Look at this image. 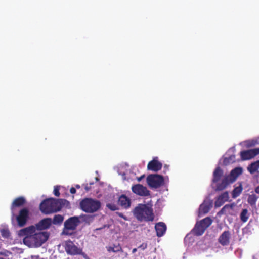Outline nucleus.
Wrapping results in <instances>:
<instances>
[{"label": "nucleus", "mask_w": 259, "mask_h": 259, "mask_svg": "<svg viewBox=\"0 0 259 259\" xmlns=\"http://www.w3.org/2000/svg\"><path fill=\"white\" fill-rule=\"evenodd\" d=\"M66 202L63 199L47 198L44 200L39 205V209L45 214H49L60 211Z\"/></svg>", "instance_id": "f257e3e1"}, {"label": "nucleus", "mask_w": 259, "mask_h": 259, "mask_svg": "<svg viewBox=\"0 0 259 259\" xmlns=\"http://www.w3.org/2000/svg\"><path fill=\"white\" fill-rule=\"evenodd\" d=\"M133 213L137 220L140 221H152L154 220L152 209L145 204H139L135 208Z\"/></svg>", "instance_id": "f03ea898"}, {"label": "nucleus", "mask_w": 259, "mask_h": 259, "mask_svg": "<svg viewBox=\"0 0 259 259\" xmlns=\"http://www.w3.org/2000/svg\"><path fill=\"white\" fill-rule=\"evenodd\" d=\"M80 209L87 213H94L101 207V202L92 198H85L82 199L79 204Z\"/></svg>", "instance_id": "7ed1b4c3"}, {"label": "nucleus", "mask_w": 259, "mask_h": 259, "mask_svg": "<svg viewBox=\"0 0 259 259\" xmlns=\"http://www.w3.org/2000/svg\"><path fill=\"white\" fill-rule=\"evenodd\" d=\"M212 183H216L215 191H222L227 187V175L223 176L220 167H217L213 172Z\"/></svg>", "instance_id": "20e7f679"}, {"label": "nucleus", "mask_w": 259, "mask_h": 259, "mask_svg": "<svg viewBox=\"0 0 259 259\" xmlns=\"http://www.w3.org/2000/svg\"><path fill=\"white\" fill-rule=\"evenodd\" d=\"M80 223L79 219L77 217H72L66 220L64 224L63 233L65 235H70V230H74Z\"/></svg>", "instance_id": "39448f33"}, {"label": "nucleus", "mask_w": 259, "mask_h": 259, "mask_svg": "<svg viewBox=\"0 0 259 259\" xmlns=\"http://www.w3.org/2000/svg\"><path fill=\"white\" fill-rule=\"evenodd\" d=\"M148 186L152 188H158L164 183V179L158 175H150L146 179Z\"/></svg>", "instance_id": "423d86ee"}, {"label": "nucleus", "mask_w": 259, "mask_h": 259, "mask_svg": "<svg viewBox=\"0 0 259 259\" xmlns=\"http://www.w3.org/2000/svg\"><path fill=\"white\" fill-rule=\"evenodd\" d=\"M29 218V211L28 208H23L21 209L17 215L16 216V220L17 225L20 227H24L27 223Z\"/></svg>", "instance_id": "0eeeda50"}, {"label": "nucleus", "mask_w": 259, "mask_h": 259, "mask_svg": "<svg viewBox=\"0 0 259 259\" xmlns=\"http://www.w3.org/2000/svg\"><path fill=\"white\" fill-rule=\"evenodd\" d=\"M258 155H259V148L243 150L240 152L241 159L243 161L249 160Z\"/></svg>", "instance_id": "6e6552de"}, {"label": "nucleus", "mask_w": 259, "mask_h": 259, "mask_svg": "<svg viewBox=\"0 0 259 259\" xmlns=\"http://www.w3.org/2000/svg\"><path fill=\"white\" fill-rule=\"evenodd\" d=\"M131 189L134 194L140 196L146 197L150 195V191L147 187L140 184L133 185Z\"/></svg>", "instance_id": "1a4fd4ad"}, {"label": "nucleus", "mask_w": 259, "mask_h": 259, "mask_svg": "<svg viewBox=\"0 0 259 259\" xmlns=\"http://www.w3.org/2000/svg\"><path fill=\"white\" fill-rule=\"evenodd\" d=\"M243 172V168L241 167H236L233 169L228 175V185L235 182L237 178Z\"/></svg>", "instance_id": "9d476101"}, {"label": "nucleus", "mask_w": 259, "mask_h": 259, "mask_svg": "<svg viewBox=\"0 0 259 259\" xmlns=\"http://www.w3.org/2000/svg\"><path fill=\"white\" fill-rule=\"evenodd\" d=\"M35 246H39L45 243L49 238V233L47 232L34 233Z\"/></svg>", "instance_id": "9b49d317"}, {"label": "nucleus", "mask_w": 259, "mask_h": 259, "mask_svg": "<svg viewBox=\"0 0 259 259\" xmlns=\"http://www.w3.org/2000/svg\"><path fill=\"white\" fill-rule=\"evenodd\" d=\"M65 249L67 254L70 255H76L81 252V250L71 241L66 242Z\"/></svg>", "instance_id": "f8f14e48"}, {"label": "nucleus", "mask_w": 259, "mask_h": 259, "mask_svg": "<svg viewBox=\"0 0 259 259\" xmlns=\"http://www.w3.org/2000/svg\"><path fill=\"white\" fill-rule=\"evenodd\" d=\"M52 224V220L50 218H46L40 220L35 224V228L37 230L41 231L49 229Z\"/></svg>", "instance_id": "ddd939ff"}, {"label": "nucleus", "mask_w": 259, "mask_h": 259, "mask_svg": "<svg viewBox=\"0 0 259 259\" xmlns=\"http://www.w3.org/2000/svg\"><path fill=\"white\" fill-rule=\"evenodd\" d=\"M118 204L123 208L127 209L131 206V200L125 195L122 194L118 199Z\"/></svg>", "instance_id": "4468645a"}, {"label": "nucleus", "mask_w": 259, "mask_h": 259, "mask_svg": "<svg viewBox=\"0 0 259 259\" xmlns=\"http://www.w3.org/2000/svg\"><path fill=\"white\" fill-rule=\"evenodd\" d=\"M26 202L25 198L22 196L19 197L14 200L11 206L13 217H14V210L15 208L23 206L26 203Z\"/></svg>", "instance_id": "2eb2a0df"}, {"label": "nucleus", "mask_w": 259, "mask_h": 259, "mask_svg": "<svg viewBox=\"0 0 259 259\" xmlns=\"http://www.w3.org/2000/svg\"><path fill=\"white\" fill-rule=\"evenodd\" d=\"M36 228L34 226H30L29 227L21 229L18 232V235L20 237H24L29 236L35 232Z\"/></svg>", "instance_id": "dca6fc26"}, {"label": "nucleus", "mask_w": 259, "mask_h": 259, "mask_svg": "<svg viewBox=\"0 0 259 259\" xmlns=\"http://www.w3.org/2000/svg\"><path fill=\"white\" fill-rule=\"evenodd\" d=\"M243 190V185L242 182H239L234 186V189L231 192V196L233 198H236L238 197Z\"/></svg>", "instance_id": "f3484780"}, {"label": "nucleus", "mask_w": 259, "mask_h": 259, "mask_svg": "<svg viewBox=\"0 0 259 259\" xmlns=\"http://www.w3.org/2000/svg\"><path fill=\"white\" fill-rule=\"evenodd\" d=\"M155 228L156 231L157 236L158 237H161L164 234L166 230V226L165 223L163 222H159L156 224Z\"/></svg>", "instance_id": "a211bd4d"}, {"label": "nucleus", "mask_w": 259, "mask_h": 259, "mask_svg": "<svg viewBox=\"0 0 259 259\" xmlns=\"http://www.w3.org/2000/svg\"><path fill=\"white\" fill-rule=\"evenodd\" d=\"M205 230L204 227H203L201 224L198 221L196 222L192 232L194 235L199 236L202 235Z\"/></svg>", "instance_id": "6ab92c4d"}, {"label": "nucleus", "mask_w": 259, "mask_h": 259, "mask_svg": "<svg viewBox=\"0 0 259 259\" xmlns=\"http://www.w3.org/2000/svg\"><path fill=\"white\" fill-rule=\"evenodd\" d=\"M212 207V203L209 201H204L199 207V212L200 213L206 214L209 212Z\"/></svg>", "instance_id": "aec40b11"}, {"label": "nucleus", "mask_w": 259, "mask_h": 259, "mask_svg": "<svg viewBox=\"0 0 259 259\" xmlns=\"http://www.w3.org/2000/svg\"><path fill=\"white\" fill-rule=\"evenodd\" d=\"M24 244L29 247L35 246V241L34 239V233L31 235L24 237L23 239Z\"/></svg>", "instance_id": "412c9836"}, {"label": "nucleus", "mask_w": 259, "mask_h": 259, "mask_svg": "<svg viewBox=\"0 0 259 259\" xmlns=\"http://www.w3.org/2000/svg\"><path fill=\"white\" fill-rule=\"evenodd\" d=\"M227 201V192H224L220 195L215 202V207H219L222 206Z\"/></svg>", "instance_id": "4be33fe9"}, {"label": "nucleus", "mask_w": 259, "mask_h": 259, "mask_svg": "<svg viewBox=\"0 0 259 259\" xmlns=\"http://www.w3.org/2000/svg\"><path fill=\"white\" fill-rule=\"evenodd\" d=\"M147 168L149 170L157 171L162 168V163H148Z\"/></svg>", "instance_id": "5701e85b"}, {"label": "nucleus", "mask_w": 259, "mask_h": 259, "mask_svg": "<svg viewBox=\"0 0 259 259\" xmlns=\"http://www.w3.org/2000/svg\"><path fill=\"white\" fill-rule=\"evenodd\" d=\"M107 250L108 252H123L122 248L119 244H113L112 246H109L107 247Z\"/></svg>", "instance_id": "b1692460"}, {"label": "nucleus", "mask_w": 259, "mask_h": 259, "mask_svg": "<svg viewBox=\"0 0 259 259\" xmlns=\"http://www.w3.org/2000/svg\"><path fill=\"white\" fill-rule=\"evenodd\" d=\"M199 222L206 230L211 225L212 220L210 217H206Z\"/></svg>", "instance_id": "393cba45"}, {"label": "nucleus", "mask_w": 259, "mask_h": 259, "mask_svg": "<svg viewBox=\"0 0 259 259\" xmlns=\"http://www.w3.org/2000/svg\"><path fill=\"white\" fill-rule=\"evenodd\" d=\"M258 168L259 163H251L247 167L248 170L251 174L257 171Z\"/></svg>", "instance_id": "a878e982"}, {"label": "nucleus", "mask_w": 259, "mask_h": 259, "mask_svg": "<svg viewBox=\"0 0 259 259\" xmlns=\"http://www.w3.org/2000/svg\"><path fill=\"white\" fill-rule=\"evenodd\" d=\"M258 199V196L255 194L249 195L248 198V203L251 206H253L255 205L256 202Z\"/></svg>", "instance_id": "bb28decb"}, {"label": "nucleus", "mask_w": 259, "mask_h": 259, "mask_svg": "<svg viewBox=\"0 0 259 259\" xmlns=\"http://www.w3.org/2000/svg\"><path fill=\"white\" fill-rule=\"evenodd\" d=\"M249 217V214L248 213V210L247 209H243L241 212L240 215V218L242 222H246Z\"/></svg>", "instance_id": "cd10ccee"}, {"label": "nucleus", "mask_w": 259, "mask_h": 259, "mask_svg": "<svg viewBox=\"0 0 259 259\" xmlns=\"http://www.w3.org/2000/svg\"><path fill=\"white\" fill-rule=\"evenodd\" d=\"M64 220V217L60 214L55 215L52 221V224L55 225L61 224Z\"/></svg>", "instance_id": "c85d7f7f"}, {"label": "nucleus", "mask_w": 259, "mask_h": 259, "mask_svg": "<svg viewBox=\"0 0 259 259\" xmlns=\"http://www.w3.org/2000/svg\"><path fill=\"white\" fill-rule=\"evenodd\" d=\"M219 242L223 245L227 244V231H225L219 238Z\"/></svg>", "instance_id": "c756f323"}, {"label": "nucleus", "mask_w": 259, "mask_h": 259, "mask_svg": "<svg viewBox=\"0 0 259 259\" xmlns=\"http://www.w3.org/2000/svg\"><path fill=\"white\" fill-rule=\"evenodd\" d=\"M1 234L3 237L8 238L10 236V232L8 229L3 228L1 230Z\"/></svg>", "instance_id": "7c9ffc66"}, {"label": "nucleus", "mask_w": 259, "mask_h": 259, "mask_svg": "<svg viewBox=\"0 0 259 259\" xmlns=\"http://www.w3.org/2000/svg\"><path fill=\"white\" fill-rule=\"evenodd\" d=\"M106 207L112 211H115L119 209L118 207L116 204L114 203H108L106 204Z\"/></svg>", "instance_id": "2f4dec72"}, {"label": "nucleus", "mask_w": 259, "mask_h": 259, "mask_svg": "<svg viewBox=\"0 0 259 259\" xmlns=\"http://www.w3.org/2000/svg\"><path fill=\"white\" fill-rule=\"evenodd\" d=\"M54 194L57 196L59 197L60 196V192H59V187L58 186H55L54 188L53 191Z\"/></svg>", "instance_id": "473e14b6"}, {"label": "nucleus", "mask_w": 259, "mask_h": 259, "mask_svg": "<svg viewBox=\"0 0 259 259\" xmlns=\"http://www.w3.org/2000/svg\"><path fill=\"white\" fill-rule=\"evenodd\" d=\"M147 244L143 243L138 247V248H140L142 250H145L147 248Z\"/></svg>", "instance_id": "72a5a7b5"}, {"label": "nucleus", "mask_w": 259, "mask_h": 259, "mask_svg": "<svg viewBox=\"0 0 259 259\" xmlns=\"http://www.w3.org/2000/svg\"><path fill=\"white\" fill-rule=\"evenodd\" d=\"M70 192L71 194H75L76 193V189L74 187H71L70 189Z\"/></svg>", "instance_id": "f704fd0d"}, {"label": "nucleus", "mask_w": 259, "mask_h": 259, "mask_svg": "<svg viewBox=\"0 0 259 259\" xmlns=\"http://www.w3.org/2000/svg\"><path fill=\"white\" fill-rule=\"evenodd\" d=\"M226 209H227V205H225L223 207V208L221 209V211L220 212L224 213L226 211Z\"/></svg>", "instance_id": "c9c22d12"}, {"label": "nucleus", "mask_w": 259, "mask_h": 259, "mask_svg": "<svg viewBox=\"0 0 259 259\" xmlns=\"http://www.w3.org/2000/svg\"><path fill=\"white\" fill-rule=\"evenodd\" d=\"M145 177L144 175H142L140 177L137 178V180L138 182H140Z\"/></svg>", "instance_id": "e433bc0d"}, {"label": "nucleus", "mask_w": 259, "mask_h": 259, "mask_svg": "<svg viewBox=\"0 0 259 259\" xmlns=\"http://www.w3.org/2000/svg\"><path fill=\"white\" fill-rule=\"evenodd\" d=\"M118 215L121 217V218H123L124 220H126V219L125 217H124L123 214L121 213H117Z\"/></svg>", "instance_id": "4c0bfd02"}, {"label": "nucleus", "mask_w": 259, "mask_h": 259, "mask_svg": "<svg viewBox=\"0 0 259 259\" xmlns=\"http://www.w3.org/2000/svg\"><path fill=\"white\" fill-rule=\"evenodd\" d=\"M255 192L256 193L259 194V185L257 187L255 188Z\"/></svg>", "instance_id": "58836bf2"}, {"label": "nucleus", "mask_w": 259, "mask_h": 259, "mask_svg": "<svg viewBox=\"0 0 259 259\" xmlns=\"http://www.w3.org/2000/svg\"><path fill=\"white\" fill-rule=\"evenodd\" d=\"M85 189L87 191H89L91 189L90 187H88L87 185L85 187Z\"/></svg>", "instance_id": "ea45409f"}, {"label": "nucleus", "mask_w": 259, "mask_h": 259, "mask_svg": "<svg viewBox=\"0 0 259 259\" xmlns=\"http://www.w3.org/2000/svg\"><path fill=\"white\" fill-rule=\"evenodd\" d=\"M2 253L0 252V259H7L6 257L2 256Z\"/></svg>", "instance_id": "a19ab883"}, {"label": "nucleus", "mask_w": 259, "mask_h": 259, "mask_svg": "<svg viewBox=\"0 0 259 259\" xmlns=\"http://www.w3.org/2000/svg\"><path fill=\"white\" fill-rule=\"evenodd\" d=\"M137 250V248H134L133 250H132V253H135Z\"/></svg>", "instance_id": "79ce46f5"}, {"label": "nucleus", "mask_w": 259, "mask_h": 259, "mask_svg": "<svg viewBox=\"0 0 259 259\" xmlns=\"http://www.w3.org/2000/svg\"><path fill=\"white\" fill-rule=\"evenodd\" d=\"M232 207H233V205L232 204H231V205L228 204V209L229 208H232Z\"/></svg>", "instance_id": "37998d69"}, {"label": "nucleus", "mask_w": 259, "mask_h": 259, "mask_svg": "<svg viewBox=\"0 0 259 259\" xmlns=\"http://www.w3.org/2000/svg\"><path fill=\"white\" fill-rule=\"evenodd\" d=\"M254 145H255L254 144H248V146H254Z\"/></svg>", "instance_id": "c03bdc74"}, {"label": "nucleus", "mask_w": 259, "mask_h": 259, "mask_svg": "<svg viewBox=\"0 0 259 259\" xmlns=\"http://www.w3.org/2000/svg\"><path fill=\"white\" fill-rule=\"evenodd\" d=\"M76 188H80V186H79V185H77L76 186Z\"/></svg>", "instance_id": "a18cd8bd"}, {"label": "nucleus", "mask_w": 259, "mask_h": 259, "mask_svg": "<svg viewBox=\"0 0 259 259\" xmlns=\"http://www.w3.org/2000/svg\"><path fill=\"white\" fill-rule=\"evenodd\" d=\"M227 238H228V240L229 239V237L228 236L227 237ZM229 242V241H228V243Z\"/></svg>", "instance_id": "49530a36"}, {"label": "nucleus", "mask_w": 259, "mask_h": 259, "mask_svg": "<svg viewBox=\"0 0 259 259\" xmlns=\"http://www.w3.org/2000/svg\"><path fill=\"white\" fill-rule=\"evenodd\" d=\"M227 198H228V199H229V196H227ZM228 201H229V200H228Z\"/></svg>", "instance_id": "de8ad7c7"}, {"label": "nucleus", "mask_w": 259, "mask_h": 259, "mask_svg": "<svg viewBox=\"0 0 259 259\" xmlns=\"http://www.w3.org/2000/svg\"><path fill=\"white\" fill-rule=\"evenodd\" d=\"M255 162H259V160H258L256 161Z\"/></svg>", "instance_id": "09e8293b"}]
</instances>
